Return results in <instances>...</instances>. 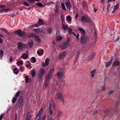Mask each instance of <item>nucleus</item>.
<instances>
[{
    "label": "nucleus",
    "instance_id": "nucleus-1",
    "mask_svg": "<svg viewBox=\"0 0 120 120\" xmlns=\"http://www.w3.org/2000/svg\"><path fill=\"white\" fill-rule=\"evenodd\" d=\"M111 111H112L111 108H107L106 109L104 112L105 116L104 118V120H107L110 118L113 114V112L112 113Z\"/></svg>",
    "mask_w": 120,
    "mask_h": 120
},
{
    "label": "nucleus",
    "instance_id": "nucleus-2",
    "mask_svg": "<svg viewBox=\"0 0 120 120\" xmlns=\"http://www.w3.org/2000/svg\"><path fill=\"white\" fill-rule=\"evenodd\" d=\"M53 71L54 69L53 68H52L49 71L48 75L45 79V86H46L48 85L49 80L52 76Z\"/></svg>",
    "mask_w": 120,
    "mask_h": 120
},
{
    "label": "nucleus",
    "instance_id": "nucleus-3",
    "mask_svg": "<svg viewBox=\"0 0 120 120\" xmlns=\"http://www.w3.org/2000/svg\"><path fill=\"white\" fill-rule=\"evenodd\" d=\"M49 112L50 115H52L53 114V110H55L54 108L55 104L54 102L52 100H51L49 103Z\"/></svg>",
    "mask_w": 120,
    "mask_h": 120
},
{
    "label": "nucleus",
    "instance_id": "nucleus-4",
    "mask_svg": "<svg viewBox=\"0 0 120 120\" xmlns=\"http://www.w3.org/2000/svg\"><path fill=\"white\" fill-rule=\"evenodd\" d=\"M23 97L21 96L19 98L16 105L17 107L19 108H22L23 105Z\"/></svg>",
    "mask_w": 120,
    "mask_h": 120
},
{
    "label": "nucleus",
    "instance_id": "nucleus-5",
    "mask_svg": "<svg viewBox=\"0 0 120 120\" xmlns=\"http://www.w3.org/2000/svg\"><path fill=\"white\" fill-rule=\"evenodd\" d=\"M14 33L15 34H17L19 36L22 37L23 38H25L26 36V33L22 31L20 29L15 31Z\"/></svg>",
    "mask_w": 120,
    "mask_h": 120
},
{
    "label": "nucleus",
    "instance_id": "nucleus-6",
    "mask_svg": "<svg viewBox=\"0 0 120 120\" xmlns=\"http://www.w3.org/2000/svg\"><path fill=\"white\" fill-rule=\"evenodd\" d=\"M89 41V38L88 36L81 35L80 42L82 44L84 45L86 42Z\"/></svg>",
    "mask_w": 120,
    "mask_h": 120
},
{
    "label": "nucleus",
    "instance_id": "nucleus-7",
    "mask_svg": "<svg viewBox=\"0 0 120 120\" xmlns=\"http://www.w3.org/2000/svg\"><path fill=\"white\" fill-rule=\"evenodd\" d=\"M67 39L68 40L66 42H64L63 44H62L60 46V48L61 49H64L68 46L69 44L70 43V42H69V38L68 37Z\"/></svg>",
    "mask_w": 120,
    "mask_h": 120
},
{
    "label": "nucleus",
    "instance_id": "nucleus-8",
    "mask_svg": "<svg viewBox=\"0 0 120 120\" xmlns=\"http://www.w3.org/2000/svg\"><path fill=\"white\" fill-rule=\"evenodd\" d=\"M45 72V70L43 68H41L39 71L38 74V80L39 81H41Z\"/></svg>",
    "mask_w": 120,
    "mask_h": 120
},
{
    "label": "nucleus",
    "instance_id": "nucleus-9",
    "mask_svg": "<svg viewBox=\"0 0 120 120\" xmlns=\"http://www.w3.org/2000/svg\"><path fill=\"white\" fill-rule=\"evenodd\" d=\"M81 20L84 22H86L88 23H90L91 21L89 19L86 15H84L81 17Z\"/></svg>",
    "mask_w": 120,
    "mask_h": 120
},
{
    "label": "nucleus",
    "instance_id": "nucleus-10",
    "mask_svg": "<svg viewBox=\"0 0 120 120\" xmlns=\"http://www.w3.org/2000/svg\"><path fill=\"white\" fill-rule=\"evenodd\" d=\"M56 98L60 99L62 102L63 104L64 103V100L63 96L60 93H58L56 94Z\"/></svg>",
    "mask_w": 120,
    "mask_h": 120
},
{
    "label": "nucleus",
    "instance_id": "nucleus-11",
    "mask_svg": "<svg viewBox=\"0 0 120 120\" xmlns=\"http://www.w3.org/2000/svg\"><path fill=\"white\" fill-rule=\"evenodd\" d=\"M31 37L34 38L35 40L38 42L40 43L41 42V39L39 36L35 34H32L31 35Z\"/></svg>",
    "mask_w": 120,
    "mask_h": 120
},
{
    "label": "nucleus",
    "instance_id": "nucleus-12",
    "mask_svg": "<svg viewBox=\"0 0 120 120\" xmlns=\"http://www.w3.org/2000/svg\"><path fill=\"white\" fill-rule=\"evenodd\" d=\"M63 69L61 68L57 74V76L59 79H61L63 77Z\"/></svg>",
    "mask_w": 120,
    "mask_h": 120
},
{
    "label": "nucleus",
    "instance_id": "nucleus-13",
    "mask_svg": "<svg viewBox=\"0 0 120 120\" xmlns=\"http://www.w3.org/2000/svg\"><path fill=\"white\" fill-rule=\"evenodd\" d=\"M43 109L42 108L39 111L35 119V120H39L41 117V116L43 111Z\"/></svg>",
    "mask_w": 120,
    "mask_h": 120
},
{
    "label": "nucleus",
    "instance_id": "nucleus-14",
    "mask_svg": "<svg viewBox=\"0 0 120 120\" xmlns=\"http://www.w3.org/2000/svg\"><path fill=\"white\" fill-rule=\"evenodd\" d=\"M26 45L21 42L18 43L17 44L18 49L19 50L22 49L25 47Z\"/></svg>",
    "mask_w": 120,
    "mask_h": 120
},
{
    "label": "nucleus",
    "instance_id": "nucleus-15",
    "mask_svg": "<svg viewBox=\"0 0 120 120\" xmlns=\"http://www.w3.org/2000/svg\"><path fill=\"white\" fill-rule=\"evenodd\" d=\"M38 55L40 56H42L44 53V50L41 49H39L37 52Z\"/></svg>",
    "mask_w": 120,
    "mask_h": 120
},
{
    "label": "nucleus",
    "instance_id": "nucleus-16",
    "mask_svg": "<svg viewBox=\"0 0 120 120\" xmlns=\"http://www.w3.org/2000/svg\"><path fill=\"white\" fill-rule=\"evenodd\" d=\"M66 52H64L63 53H61L60 55L59 59H61L64 57L66 55Z\"/></svg>",
    "mask_w": 120,
    "mask_h": 120
},
{
    "label": "nucleus",
    "instance_id": "nucleus-17",
    "mask_svg": "<svg viewBox=\"0 0 120 120\" xmlns=\"http://www.w3.org/2000/svg\"><path fill=\"white\" fill-rule=\"evenodd\" d=\"M95 56V54L93 53L89 56L87 60H91L93 59Z\"/></svg>",
    "mask_w": 120,
    "mask_h": 120
},
{
    "label": "nucleus",
    "instance_id": "nucleus-18",
    "mask_svg": "<svg viewBox=\"0 0 120 120\" xmlns=\"http://www.w3.org/2000/svg\"><path fill=\"white\" fill-rule=\"evenodd\" d=\"M63 115V112L61 111H58L57 112L56 117L58 119L60 118Z\"/></svg>",
    "mask_w": 120,
    "mask_h": 120
},
{
    "label": "nucleus",
    "instance_id": "nucleus-19",
    "mask_svg": "<svg viewBox=\"0 0 120 120\" xmlns=\"http://www.w3.org/2000/svg\"><path fill=\"white\" fill-rule=\"evenodd\" d=\"M120 65V62L118 60H116L114 61L112 64L113 66H118Z\"/></svg>",
    "mask_w": 120,
    "mask_h": 120
},
{
    "label": "nucleus",
    "instance_id": "nucleus-20",
    "mask_svg": "<svg viewBox=\"0 0 120 120\" xmlns=\"http://www.w3.org/2000/svg\"><path fill=\"white\" fill-rule=\"evenodd\" d=\"M65 4L67 8L69 10L72 8V6L69 2H67L65 3Z\"/></svg>",
    "mask_w": 120,
    "mask_h": 120
},
{
    "label": "nucleus",
    "instance_id": "nucleus-21",
    "mask_svg": "<svg viewBox=\"0 0 120 120\" xmlns=\"http://www.w3.org/2000/svg\"><path fill=\"white\" fill-rule=\"evenodd\" d=\"M28 45L29 47L30 48H32L33 46V43L32 40L29 41L28 42Z\"/></svg>",
    "mask_w": 120,
    "mask_h": 120
},
{
    "label": "nucleus",
    "instance_id": "nucleus-22",
    "mask_svg": "<svg viewBox=\"0 0 120 120\" xmlns=\"http://www.w3.org/2000/svg\"><path fill=\"white\" fill-rule=\"evenodd\" d=\"M79 29L81 33V35H84L85 34V30L81 27H79Z\"/></svg>",
    "mask_w": 120,
    "mask_h": 120
},
{
    "label": "nucleus",
    "instance_id": "nucleus-23",
    "mask_svg": "<svg viewBox=\"0 0 120 120\" xmlns=\"http://www.w3.org/2000/svg\"><path fill=\"white\" fill-rule=\"evenodd\" d=\"M38 25L40 26L43 24H45V23L41 19H40L38 21Z\"/></svg>",
    "mask_w": 120,
    "mask_h": 120
},
{
    "label": "nucleus",
    "instance_id": "nucleus-24",
    "mask_svg": "<svg viewBox=\"0 0 120 120\" xmlns=\"http://www.w3.org/2000/svg\"><path fill=\"white\" fill-rule=\"evenodd\" d=\"M22 57L24 60H25L28 58V54H26V53H23L22 55Z\"/></svg>",
    "mask_w": 120,
    "mask_h": 120
},
{
    "label": "nucleus",
    "instance_id": "nucleus-25",
    "mask_svg": "<svg viewBox=\"0 0 120 120\" xmlns=\"http://www.w3.org/2000/svg\"><path fill=\"white\" fill-rule=\"evenodd\" d=\"M30 114L29 113H27L26 114V120H30Z\"/></svg>",
    "mask_w": 120,
    "mask_h": 120
},
{
    "label": "nucleus",
    "instance_id": "nucleus-26",
    "mask_svg": "<svg viewBox=\"0 0 120 120\" xmlns=\"http://www.w3.org/2000/svg\"><path fill=\"white\" fill-rule=\"evenodd\" d=\"M62 28L64 31H65L66 30L68 29V26L67 24L62 25Z\"/></svg>",
    "mask_w": 120,
    "mask_h": 120
},
{
    "label": "nucleus",
    "instance_id": "nucleus-27",
    "mask_svg": "<svg viewBox=\"0 0 120 120\" xmlns=\"http://www.w3.org/2000/svg\"><path fill=\"white\" fill-rule=\"evenodd\" d=\"M112 60L111 59L109 61L106 63L105 65L106 67H107L110 65L112 63Z\"/></svg>",
    "mask_w": 120,
    "mask_h": 120
},
{
    "label": "nucleus",
    "instance_id": "nucleus-28",
    "mask_svg": "<svg viewBox=\"0 0 120 120\" xmlns=\"http://www.w3.org/2000/svg\"><path fill=\"white\" fill-rule=\"evenodd\" d=\"M61 84L62 85L61 86V87L66 86L67 85L66 82L64 80L62 81L61 82Z\"/></svg>",
    "mask_w": 120,
    "mask_h": 120
},
{
    "label": "nucleus",
    "instance_id": "nucleus-29",
    "mask_svg": "<svg viewBox=\"0 0 120 120\" xmlns=\"http://www.w3.org/2000/svg\"><path fill=\"white\" fill-rule=\"evenodd\" d=\"M31 75L32 77H34L35 75V71L34 69H33L31 71Z\"/></svg>",
    "mask_w": 120,
    "mask_h": 120
},
{
    "label": "nucleus",
    "instance_id": "nucleus-30",
    "mask_svg": "<svg viewBox=\"0 0 120 120\" xmlns=\"http://www.w3.org/2000/svg\"><path fill=\"white\" fill-rule=\"evenodd\" d=\"M96 71V69H94L93 70H92L91 71V77L92 78H93L94 77V74L95 73Z\"/></svg>",
    "mask_w": 120,
    "mask_h": 120
},
{
    "label": "nucleus",
    "instance_id": "nucleus-31",
    "mask_svg": "<svg viewBox=\"0 0 120 120\" xmlns=\"http://www.w3.org/2000/svg\"><path fill=\"white\" fill-rule=\"evenodd\" d=\"M79 52H77V54L76 55V56L75 58V59L74 60V63L75 64L76 62V61L77 60L78 57L79 56Z\"/></svg>",
    "mask_w": 120,
    "mask_h": 120
},
{
    "label": "nucleus",
    "instance_id": "nucleus-32",
    "mask_svg": "<svg viewBox=\"0 0 120 120\" xmlns=\"http://www.w3.org/2000/svg\"><path fill=\"white\" fill-rule=\"evenodd\" d=\"M4 55V51L2 49L0 50V58L1 59Z\"/></svg>",
    "mask_w": 120,
    "mask_h": 120
},
{
    "label": "nucleus",
    "instance_id": "nucleus-33",
    "mask_svg": "<svg viewBox=\"0 0 120 120\" xmlns=\"http://www.w3.org/2000/svg\"><path fill=\"white\" fill-rule=\"evenodd\" d=\"M61 5L62 9L64 11H66V9L65 7L64 4V3H61Z\"/></svg>",
    "mask_w": 120,
    "mask_h": 120
},
{
    "label": "nucleus",
    "instance_id": "nucleus-34",
    "mask_svg": "<svg viewBox=\"0 0 120 120\" xmlns=\"http://www.w3.org/2000/svg\"><path fill=\"white\" fill-rule=\"evenodd\" d=\"M21 92V91H18L15 94V98H18Z\"/></svg>",
    "mask_w": 120,
    "mask_h": 120
},
{
    "label": "nucleus",
    "instance_id": "nucleus-35",
    "mask_svg": "<svg viewBox=\"0 0 120 120\" xmlns=\"http://www.w3.org/2000/svg\"><path fill=\"white\" fill-rule=\"evenodd\" d=\"M56 38L57 41H59L61 40L62 39V37L59 35L56 36Z\"/></svg>",
    "mask_w": 120,
    "mask_h": 120
},
{
    "label": "nucleus",
    "instance_id": "nucleus-36",
    "mask_svg": "<svg viewBox=\"0 0 120 120\" xmlns=\"http://www.w3.org/2000/svg\"><path fill=\"white\" fill-rule=\"evenodd\" d=\"M115 103V107L114 109V113L116 112L117 110V105L118 104V102H116Z\"/></svg>",
    "mask_w": 120,
    "mask_h": 120
},
{
    "label": "nucleus",
    "instance_id": "nucleus-37",
    "mask_svg": "<svg viewBox=\"0 0 120 120\" xmlns=\"http://www.w3.org/2000/svg\"><path fill=\"white\" fill-rule=\"evenodd\" d=\"M13 71L14 72V73L15 74H17L18 73L19 71L17 68H14L13 69Z\"/></svg>",
    "mask_w": 120,
    "mask_h": 120
},
{
    "label": "nucleus",
    "instance_id": "nucleus-38",
    "mask_svg": "<svg viewBox=\"0 0 120 120\" xmlns=\"http://www.w3.org/2000/svg\"><path fill=\"white\" fill-rule=\"evenodd\" d=\"M47 30L49 33H51L52 32V29L50 27L47 28Z\"/></svg>",
    "mask_w": 120,
    "mask_h": 120
},
{
    "label": "nucleus",
    "instance_id": "nucleus-39",
    "mask_svg": "<svg viewBox=\"0 0 120 120\" xmlns=\"http://www.w3.org/2000/svg\"><path fill=\"white\" fill-rule=\"evenodd\" d=\"M35 4L39 7H41L43 6V4L40 2H38L37 3H36Z\"/></svg>",
    "mask_w": 120,
    "mask_h": 120
},
{
    "label": "nucleus",
    "instance_id": "nucleus-40",
    "mask_svg": "<svg viewBox=\"0 0 120 120\" xmlns=\"http://www.w3.org/2000/svg\"><path fill=\"white\" fill-rule=\"evenodd\" d=\"M20 64L22 65L23 64V62L22 61H18L17 62V64L18 66H19Z\"/></svg>",
    "mask_w": 120,
    "mask_h": 120
},
{
    "label": "nucleus",
    "instance_id": "nucleus-41",
    "mask_svg": "<svg viewBox=\"0 0 120 120\" xmlns=\"http://www.w3.org/2000/svg\"><path fill=\"white\" fill-rule=\"evenodd\" d=\"M119 7V4L118 3V2L116 5H115L114 6V9L116 10Z\"/></svg>",
    "mask_w": 120,
    "mask_h": 120
},
{
    "label": "nucleus",
    "instance_id": "nucleus-42",
    "mask_svg": "<svg viewBox=\"0 0 120 120\" xmlns=\"http://www.w3.org/2000/svg\"><path fill=\"white\" fill-rule=\"evenodd\" d=\"M45 63L46 65H48L49 64V59L48 58H47L46 59Z\"/></svg>",
    "mask_w": 120,
    "mask_h": 120
},
{
    "label": "nucleus",
    "instance_id": "nucleus-43",
    "mask_svg": "<svg viewBox=\"0 0 120 120\" xmlns=\"http://www.w3.org/2000/svg\"><path fill=\"white\" fill-rule=\"evenodd\" d=\"M66 19L68 20L69 22L71 21V16H67Z\"/></svg>",
    "mask_w": 120,
    "mask_h": 120
},
{
    "label": "nucleus",
    "instance_id": "nucleus-44",
    "mask_svg": "<svg viewBox=\"0 0 120 120\" xmlns=\"http://www.w3.org/2000/svg\"><path fill=\"white\" fill-rule=\"evenodd\" d=\"M31 59L33 61V63H35L36 61V58L34 57H32L31 58Z\"/></svg>",
    "mask_w": 120,
    "mask_h": 120
},
{
    "label": "nucleus",
    "instance_id": "nucleus-45",
    "mask_svg": "<svg viewBox=\"0 0 120 120\" xmlns=\"http://www.w3.org/2000/svg\"><path fill=\"white\" fill-rule=\"evenodd\" d=\"M68 31L69 33L70 34H72V33L71 32L72 31V29L70 28V27H68Z\"/></svg>",
    "mask_w": 120,
    "mask_h": 120
},
{
    "label": "nucleus",
    "instance_id": "nucleus-46",
    "mask_svg": "<svg viewBox=\"0 0 120 120\" xmlns=\"http://www.w3.org/2000/svg\"><path fill=\"white\" fill-rule=\"evenodd\" d=\"M33 30L36 32H40L41 30L40 28H39L37 29H33Z\"/></svg>",
    "mask_w": 120,
    "mask_h": 120
},
{
    "label": "nucleus",
    "instance_id": "nucleus-47",
    "mask_svg": "<svg viewBox=\"0 0 120 120\" xmlns=\"http://www.w3.org/2000/svg\"><path fill=\"white\" fill-rule=\"evenodd\" d=\"M25 80L26 82H29V80H30V79L28 78V76H27L26 77Z\"/></svg>",
    "mask_w": 120,
    "mask_h": 120
},
{
    "label": "nucleus",
    "instance_id": "nucleus-48",
    "mask_svg": "<svg viewBox=\"0 0 120 120\" xmlns=\"http://www.w3.org/2000/svg\"><path fill=\"white\" fill-rule=\"evenodd\" d=\"M17 100V99L15 97H14L12 100V102L13 103H15Z\"/></svg>",
    "mask_w": 120,
    "mask_h": 120
},
{
    "label": "nucleus",
    "instance_id": "nucleus-49",
    "mask_svg": "<svg viewBox=\"0 0 120 120\" xmlns=\"http://www.w3.org/2000/svg\"><path fill=\"white\" fill-rule=\"evenodd\" d=\"M1 30L3 31V32L5 33L6 34H8V32L6 29H4V28H2Z\"/></svg>",
    "mask_w": 120,
    "mask_h": 120
},
{
    "label": "nucleus",
    "instance_id": "nucleus-50",
    "mask_svg": "<svg viewBox=\"0 0 120 120\" xmlns=\"http://www.w3.org/2000/svg\"><path fill=\"white\" fill-rule=\"evenodd\" d=\"M60 34V31L59 30H57L56 32V36L59 35Z\"/></svg>",
    "mask_w": 120,
    "mask_h": 120
},
{
    "label": "nucleus",
    "instance_id": "nucleus-51",
    "mask_svg": "<svg viewBox=\"0 0 120 120\" xmlns=\"http://www.w3.org/2000/svg\"><path fill=\"white\" fill-rule=\"evenodd\" d=\"M23 4L25 6H28L29 5V4L26 2L25 1H24L23 2Z\"/></svg>",
    "mask_w": 120,
    "mask_h": 120
},
{
    "label": "nucleus",
    "instance_id": "nucleus-52",
    "mask_svg": "<svg viewBox=\"0 0 120 120\" xmlns=\"http://www.w3.org/2000/svg\"><path fill=\"white\" fill-rule=\"evenodd\" d=\"M20 71L21 72L23 71L24 70V68L23 67H20Z\"/></svg>",
    "mask_w": 120,
    "mask_h": 120
},
{
    "label": "nucleus",
    "instance_id": "nucleus-53",
    "mask_svg": "<svg viewBox=\"0 0 120 120\" xmlns=\"http://www.w3.org/2000/svg\"><path fill=\"white\" fill-rule=\"evenodd\" d=\"M4 115V114H2L0 116V120H1Z\"/></svg>",
    "mask_w": 120,
    "mask_h": 120
},
{
    "label": "nucleus",
    "instance_id": "nucleus-54",
    "mask_svg": "<svg viewBox=\"0 0 120 120\" xmlns=\"http://www.w3.org/2000/svg\"><path fill=\"white\" fill-rule=\"evenodd\" d=\"M29 3H33L35 2V0H30L29 1Z\"/></svg>",
    "mask_w": 120,
    "mask_h": 120
},
{
    "label": "nucleus",
    "instance_id": "nucleus-55",
    "mask_svg": "<svg viewBox=\"0 0 120 120\" xmlns=\"http://www.w3.org/2000/svg\"><path fill=\"white\" fill-rule=\"evenodd\" d=\"M5 6L3 5H0V8H5Z\"/></svg>",
    "mask_w": 120,
    "mask_h": 120
},
{
    "label": "nucleus",
    "instance_id": "nucleus-56",
    "mask_svg": "<svg viewBox=\"0 0 120 120\" xmlns=\"http://www.w3.org/2000/svg\"><path fill=\"white\" fill-rule=\"evenodd\" d=\"M61 20H63L64 19V17L63 15H61Z\"/></svg>",
    "mask_w": 120,
    "mask_h": 120
},
{
    "label": "nucleus",
    "instance_id": "nucleus-57",
    "mask_svg": "<svg viewBox=\"0 0 120 120\" xmlns=\"http://www.w3.org/2000/svg\"><path fill=\"white\" fill-rule=\"evenodd\" d=\"M113 92V91L112 90L108 92V94L109 95H110Z\"/></svg>",
    "mask_w": 120,
    "mask_h": 120
},
{
    "label": "nucleus",
    "instance_id": "nucleus-58",
    "mask_svg": "<svg viewBox=\"0 0 120 120\" xmlns=\"http://www.w3.org/2000/svg\"><path fill=\"white\" fill-rule=\"evenodd\" d=\"M45 117V115H44L41 117V119L40 120H44Z\"/></svg>",
    "mask_w": 120,
    "mask_h": 120
},
{
    "label": "nucleus",
    "instance_id": "nucleus-59",
    "mask_svg": "<svg viewBox=\"0 0 120 120\" xmlns=\"http://www.w3.org/2000/svg\"><path fill=\"white\" fill-rule=\"evenodd\" d=\"M62 21V25H65V22L64 21V19L63 20H61Z\"/></svg>",
    "mask_w": 120,
    "mask_h": 120
},
{
    "label": "nucleus",
    "instance_id": "nucleus-60",
    "mask_svg": "<svg viewBox=\"0 0 120 120\" xmlns=\"http://www.w3.org/2000/svg\"><path fill=\"white\" fill-rule=\"evenodd\" d=\"M93 6L94 8V12H96L97 11V9H95V8H94L95 7H94V5H93Z\"/></svg>",
    "mask_w": 120,
    "mask_h": 120
},
{
    "label": "nucleus",
    "instance_id": "nucleus-61",
    "mask_svg": "<svg viewBox=\"0 0 120 120\" xmlns=\"http://www.w3.org/2000/svg\"><path fill=\"white\" fill-rule=\"evenodd\" d=\"M11 16L12 17H14L15 16L16 14H14V13H13L12 14H11Z\"/></svg>",
    "mask_w": 120,
    "mask_h": 120
},
{
    "label": "nucleus",
    "instance_id": "nucleus-62",
    "mask_svg": "<svg viewBox=\"0 0 120 120\" xmlns=\"http://www.w3.org/2000/svg\"><path fill=\"white\" fill-rule=\"evenodd\" d=\"M1 9H0V12H2L4 11V8H2Z\"/></svg>",
    "mask_w": 120,
    "mask_h": 120
},
{
    "label": "nucleus",
    "instance_id": "nucleus-63",
    "mask_svg": "<svg viewBox=\"0 0 120 120\" xmlns=\"http://www.w3.org/2000/svg\"><path fill=\"white\" fill-rule=\"evenodd\" d=\"M79 34H78L76 36H75V37L76 38H77L78 40H79Z\"/></svg>",
    "mask_w": 120,
    "mask_h": 120
},
{
    "label": "nucleus",
    "instance_id": "nucleus-64",
    "mask_svg": "<svg viewBox=\"0 0 120 120\" xmlns=\"http://www.w3.org/2000/svg\"><path fill=\"white\" fill-rule=\"evenodd\" d=\"M111 6V4H108L107 6V10H108V9Z\"/></svg>",
    "mask_w": 120,
    "mask_h": 120
}]
</instances>
